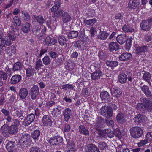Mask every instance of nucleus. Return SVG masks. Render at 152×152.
<instances>
[{
    "label": "nucleus",
    "instance_id": "nucleus-61",
    "mask_svg": "<svg viewBox=\"0 0 152 152\" xmlns=\"http://www.w3.org/2000/svg\"><path fill=\"white\" fill-rule=\"evenodd\" d=\"M4 67L3 69L4 71L6 72L8 75H10L11 74V69H10L8 66L5 64L3 65Z\"/></svg>",
    "mask_w": 152,
    "mask_h": 152
},
{
    "label": "nucleus",
    "instance_id": "nucleus-41",
    "mask_svg": "<svg viewBox=\"0 0 152 152\" xmlns=\"http://www.w3.org/2000/svg\"><path fill=\"white\" fill-rule=\"evenodd\" d=\"M59 44L61 45H66V40L64 36H59L58 38Z\"/></svg>",
    "mask_w": 152,
    "mask_h": 152
},
{
    "label": "nucleus",
    "instance_id": "nucleus-29",
    "mask_svg": "<svg viewBox=\"0 0 152 152\" xmlns=\"http://www.w3.org/2000/svg\"><path fill=\"white\" fill-rule=\"evenodd\" d=\"M28 94V92L27 89L23 88L20 89L19 95L21 98L24 99L27 96Z\"/></svg>",
    "mask_w": 152,
    "mask_h": 152
},
{
    "label": "nucleus",
    "instance_id": "nucleus-14",
    "mask_svg": "<svg viewBox=\"0 0 152 152\" xmlns=\"http://www.w3.org/2000/svg\"><path fill=\"white\" fill-rule=\"evenodd\" d=\"M53 1L54 5L51 8V11L52 12H54L56 15V12L59 10L58 9L60 7V3L59 0H54Z\"/></svg>",
    "mask_w": 152,
    "mask_h": 152
},
{
    "label": "nucleus",
    "instance_id": "nucleus-42",
    "mask_svg": "<svg viewBox=\"0 0 152 152\" xmlns=\"http://www.w3.org/2000/svg\"><path fill=\"white\" fill-rule=\"evenodd\" d=\"M26 71V76L28 77L32 76L35 73V71L34 69L31 67L28 68Z\"/></svg>",
    "mask_w": 152,
    "mask_h": 152
},
{
    "label": "nucleus",
    "instance_id": "nucleus-64",
    "mask_svg": "<svg viewBox=\"0 0 152 152\" xmlns=\"http://www.w3.org/2000/svg\"><path fill=\"white\" fill-rule=\"evenodd\" d=\"M79 37L80 39L82 42L87 41L88 39V37L84 34L80 35Z\"/></svg>",
    "mask_w": 152,
    "mask_h": 152
},
{
    "label": "nucleus",
    "instance_id": "nucleus-25",
    "mask_svg": "<svg viewBox=\"0 0 152 152\" xmlns=\"http://www.w3.org/2000/svg\"><path fill=\"white\" fill-rule=\"evenodd\" d=\"M74 46L78 48L80 50H83L85 49V46L83 42L78 40L76 41L74 44Z\"/></svg>",
    "mask_w": 152,
    "mask_h": 152
},
{
    "label": "nucleus",
    "instance_id": "nucleus-37",
    "mask_svg": "<svg viewBox=\"0 0 152 152\" xmlns=\"http://www.w3.org/2000/svg\"><path fill=\"white\" fill-rule=\"evenodd\" d=\"M134 120L136 123L139 124L143 121L144 120V118L142 115L139 114L136 115Z\"/></svg>",
    "mask_w": 152,
    "mask_h": 152
},
{
    "label": "nucleus",
    "instance_id": "nucleus-39",
    "mask_svg": "<svg viewBox=\"0 0 152 152\" xmlns=\"http://www.w3.org/2000/svg\"><path fill=\"white\" fill-rule=\"evenodd\" d=\"M116 119L118 123H121L124 122L125 121V116L123 113H120L117 115Z\"/></svg>",
    "mask_w": 152,
    "mask_h": 152
},
{
    "label": "nucleus",
    "instance_id": "nucleus-28",
    "mask_svg": "<svg viewBox=\"0 0 152 152\" xmlns=\"http://www.w3.org/2000/svg\"><path fill=\"white\" fill-rule=\"evenodd\" d=\"M79 132L87 136L89 134V132L88 129H86L83 125H80L79 127Z\"/></svg>",
    "mask_w": 152,
    "mask_h": 152
},
{
    "label": "nucleus",
    "instance_id": "nucleus-8",
    "mask_svg": "<svg viewBox=\"0 0 152 152\" xmlns=\"http://www.w3.org/2000/svg\"><path fill=\"white\" fill-rule=\"evenodd\" d=\"M120 46L117 42H111L108 45V50L111 52H115L119 49Z\"/></svg>",
    "mask_w": 152,
    "mask_h": 152
},
{
    "label": "nucleus",
    "instance_id": "nucleus-16",
    "mask_svg": "<svg viewBox=\"0 0 152 152\" xmlns=\"http://www.w3.org/2000/svg\"><path fill=\"white\" fill-rule=\"evenodd\" d=\"M87 152H100L98 148L94 145L90 144L85 148Z\"/></svg>",
    "mask_w": 152,
    "mask_h": 152
},
{
    "label": "nucleus",
    "instance_id": "nucleus-32",
    "mask_svg": "<svg viewBox=\"0 0 152 152\" xmlns=\"http://www.w3.org/2000/svg\"><path fill=\"white\" fill-rule=\"evenodd\" d=\"M127 75L124 73L121 74L118 76V81L121 83H125L127 80Z\"/></svg>",
    "mask_w": 152,
    "mask_h": 152
},
{
    "label": "nucleus",
    "instance_id": "nucleus-11",
    "mask_svg": "<svg viewBox=\"0 0 152 152\" xmlns=\"http://www.w3.org/2000/svg\"><path fill=\"white\" fill-rule=\"evenodd\" d=\"M42 122L45 126H49L52 124V121L51 118L48 115H44L42 119Z\"/></svg>",
    "mask_w": 152,
    "mask_h": 152
},
{
    "label": "nucleus",
    "instance_id": "nucleus-43",
    "mask_svg": "<svg viewBox=\"0 0 152 152\" xmlns=\"http://www.w3.org/2000/svg\"><path fill=\"white\" fill-rule=\"evenodd\" d=\"M102 132L105 134L109 138H111L114 136V133L113 132L111 131L110 129H107L105 130H104Z\"/></svg>",
    "mask_w": 152,
    "mask_h": 152
},
{
    "label": "nucleus",
    "instance_id": "nucleus-54",
    "mask_svg": "<svg viewBox=\"0 0 152 152\" xmlns=\"http://www.w3.org/2000/svg\"><path fill=\"white\" fill-rule=\"evenodd\" d=\"M66 69L69 71H71L74 68V64L73 63H68L65 66Z\"/></svg>",
    "mask_w": 152,
    "mask_h": 152
},
{
    "label": "nucleus",
    "instance_id": "nucleus-47",
    "mask_svg": "<svg viewBox=\"0 0 152 152\" xmlns=\"http://www.w3.org/2000/svg\"><path fill=\"white\" fill-rule=\"evenodd\" d=\"M42 61L43 63L45 65H47L50 63L51 60L48 56H46L43 58Z\"/></svg>",
    "mask_w": 152,
    "mask_h": 152
},
{
    "label": "nucleus",
    "instance_id": "nucleus-18",
    "mask_svg": "<svg viewBox=\"0 0 152 152\" xmlns=\"http://www.w3.org/2000/svg\"><path fill=\"white\" fill-rule=\"evenodd\" d=\"M63 109V107L59 105H58L57 108H53L52 112V114L53 117H56L58 115H60L62 110Z\"/></svg>",
    "mask_w": 152,
    "mask_h": 152
},
{
    "label": "nucleus",
    "instance_id": "nucleus-26",
    "mask_svg": "<svg viewBox=\"0 0 152 152\" xmlns=\"http://www.w3.org/2000/svg\"><path fill=\"white\" fill-rule=\"evenodd\" d=\"M30 24L27 22H26L22 24L21 29L23 32L25 33H28L30 30Z\"/></svg>",
    "mask_w": 152,
    "mask_h": 152
},
{
    "label": "nucleus",
    "instance_id": "nucleus-24",
    "mask_svg": "<svg viewBox=\"0 0 152 152\" xmlns=\"http://www.w3.org/2000/svg\"><path fill=\"white\" fill-rule=\"evenodd\" d=\"M141 88L142 92L147 97H149L151 96V94L148 86L144 85L142 86L141 87Z\"/></svg>",
    "mask_w": 152,
    "mask_h": 152
},
{
    "label": "nucleus",
    "instance_id": "nucleus-35",
    "mask_svg": "<svg viewBox=\"0 0 152 152\" xmlns=\"http://www.w3.org/2000/svg\"><path fill=\"white\" fill-rule=\"evenodd\" d=\"M96 19L95 18L89 20L85 19L83 20V23L86 25L92 26L96 23Z\"/></svg>",
    "mask_w": 152,
    "mask_h": 152
},
{
    "label": "nucleus",
    "instance_id": "nucleus-55",
    "mask_svg": "<svg viewBox=\"0 0 152 152\" xmlns=\"http://www.w3.org/2000/svg\"><path fill=\"white\" fill-rule=\"evenodd\" d=\"M104 122V119L100 117H98L96 118V124H97V126H99L102 125Z\"/></svg>",
    "mask_w": 152,
    "mask_h": 152
},
{
    "label": "nucleus",
    "instance_id": "nucleus-19",
    "mask_svg": "<svg viewBox=\"0 0 152 152\" xmlns=\"http://www.w3.org/2000/svg\"><path fill=\"white\" fill-rule=\"evenodd\" d=\"M109 35V33L106 31H100L98 34L97 37L98 39L100 40H105Z\"/></svg>",
    "mask_w": 152,
    "mask_h": 152
},
{
    "label": "nucleus",
    "instance_id": "nucleus-3",
    "mask_svg": "<svg viewBox=\"0 0 152 152\" xmlns=\"http://www.w3.org/2000/svg\"><path fill=\"white\" fill-rule=\"evenodd\" d=\"M100 114L104 117L110 118L113 115V110L109 106H103L100 109Z\"/></svg>",
    "mask_w": 152,
    "mask_h": 152
},
{
    "label": "nucleus",
    "instance_id": "nucleus-48",
    "mask_svg": "<svg viewBox=\"0 0 152 152\" xmlns=\"http://www.w3.org/2000/svg\"><path fill=\"white\" fill-rule=\"evenodd\" d=\"M109 118H106L105 120V122L108 126L113 128L114 125V121L110 119Z\"/></svg>",
    "mask_w": 152,
    "mask_h": 152
},
{
    "label": "nucleus",
    "instance_id": "nucleus-10",
    "mask_svg": "<svg viewBox=\"0 0 152 152\" xmlns=\"http://www.w3.org/2000/svg\"><path fill=\"white\" fill-rule=\"evenodd\" d=\"M72 111L69 108L65 109L63 112L64 119L66 122H68L72 115Z\"/></svg>",
    "mask_w": 152,
    "mask_h": 152
},
{
    "label": "nucleus",
    "instance_id": "nucleus-4",
    "mask_svg": "<svg viewBox=\"0 0 152 152\" xmlns=\"http://www.w3.org/2000/svg\"><path fill=\"white\" fill-rule=\"evenodd\" d=\"M130 131L131 136L135 139L141 137L143 133L142 129L139 127H132L130 129Z\"/></svg>",
    "mask_w": 152,
    "mask_h": 152
},
{
    "label": "nucleus",
    "instance_id": "nucleus-52",
    "mask_svg": "<svg viewBox=\"0 0 152 152\" xmlns=\"http://www.w3.org/2000/svg\"><path fill=\"white\" fill-rule=\"evenodd\" d=\"M62 89H64L65 90L68 89H71L72 90L74 89V87L72 85H69V84H66L63 85L62 86Z\"/></svg>",
    "mask_w": 152,
    "mask_h": 152
},
{
    "label": "nucleus",
    "instance_id": "nucleus-7",
    "mask_svg": "<svg viewBox=\"0 0 152 152\" xmlns=\"http://www.w3.org/2000/svg\"><path fill=\"white\" fill-rule=\"evenodd\" d=\"M63 141V139L62 137L57 136L51 137L49 140L48 142L51 145H56L62 143Z\"/></svg>",
    "mask_w": 152,
    "mask_h": 152
},
{
    "label": "nucleus",
    "instance_id": "nucleus-45",
    "mask_svg": "<svg viewBox=\"0 0 152 152\" xmlns=\"http://www.w3.org/2000/svg\"><path fill=\"white\" fill-rule=\"evenodd\" d=\"M30 152H46L41 148L37 146H34L31 148L30 149Z\"/></svg>",
    "mask_w": 152,
    "mask_h": 152
},
{
    "label": "nucleus",
    "instance_id": "nucleus-13",
    "mask_svg": "<svg viewBox=\"0 0 152 152\" xmlns=\"http://www.w3.org/2000/svg\"><path fill=\"white\" fill-rule=\"evenodd\" d=\"M102 72L100 70H97L91 74V78L94 80H97L100 79L102 75Z\"/></svg>",
    "mask_w": 152,
    "mask_h": 152
},
{
    "label": "nucleus",
    "instance_id": "nucleus-38",
    "mask_svg": "<svg viewBox=\"0 0 152 152\" xmlns=\"http://www.w3.org/2000/svg\"><path fill=\"white\" fill-rule=\"evenodd\" d=\"M123 31L124 32H132L134 31V29L130 27L129 25H124L122 28Z\"/></svg>",
    "mask_w": 152,
    "mask_h": 152
},
{
    "label": "nucleus",
    "instance_id": "nucleus-40",
    "mask_svg": "<svg viewBox=\"0 0 152 152\" xmlns=\"http://www.w3.org/2000/svg\"><path fill=\"white\" fill-rule=\"evenodd\" d=\"M40 134V131L38 130H34L31 133L32 138L35 140H38Z\"/></svg>",
    "mask_w": 152,
    "mask_h": 152
},
{
    "label": "nucleus",
    "instance_id": "nucleus-21",
    "mask_svg": "<svg viewBox=\"0 0 152 152\" xmlns=\"http://www.w3.org/2000/svg\"><path fill=\"white\" fill-rule=\"evenodd\" d=\"M35 115L33 113L28 115L24 121L26 125L28 126L32 123L35 119Z\"/></svg>",
    "mask_w": 152,
    "mask_h": 152
},
{
    "label": "nucleus",
    "instance_id": "nucleus-5",
    "mask_svg": "<svg viewBox=\"0 0 152 152\" xmlns=\"http://www.w3.org/2000/svg\"><path fill=\"white\" fill-rule=\"evenodd\" d=\"M31 141L30 136L27 134L22 135L19 140V142L21 145L26 147L30 146Z\"/></svg>",
    "mask_w": 152,
    "mask_h": 152
},
{
    "label": "nucleus",
    "instance_id": "nucleus-63",
    "mask_svg": "<svg viewBox=\"0 0 152 152\" xmlns=\"http://www.w3.org/2000/svg\"><path fill=\"white\" fill-rule=\"evenodd\" d=\"M17 115L21 119H22L24 116V113L23 110H20L17 113Z\"/></svg>",
    "mask_w": 152,
    "mask_h": 152
},
{
    "label": "nucleus",
    "instance_id": "nucleus-53",
    "mask_svg": "<svg viewBox=\"0 0 152 152\" xmlns=\"http://www.w3.org/2000/svg\"><path fill=\"white\" fill-rule=\"evenodd\" d=\"M21 63L19 62L15 63L13 66V69L14 71H18L21 68Z\"/></svg>",
    "mask_w": 152,
    "mask_h": 152
},
{
    "label": "nucleus",
    "instance_id": "nucleus-17",
    "mask_svg": "<svg viewBox=\"0 0 152 152\" xmlns=\"http://www.w3.org/2000/svg\"><path fill=\"white\" fill-rule=\"evenodd\" d=\"M57 42V40L55 39L52 38L48 36L46 38L44 45L48 46L55 44Z\"/></svg>",
    "mask_w": 152,
    "mask_h": 152
},
{
    "label": "nucleus",
    "instance_id": "nucleus-60",
    "mask_svg": "<svg viewBox=\"0 0 152 152\" xmlns=\"http://www.w3.org/2000/svg\"><path fill=\"white\" fill-rule=\"evenodd\" d=\"M98 147L100 150H102L106 148L107 145L105 142H101L99 144Z\"/></svg>",
    "mask_w": 152,
    "mask_h": 152
},
{
    "label": "nucleus",
    "instance_id": "nucleus-12",
    "mask_svg": "<svg viewBox=\"0 0 152 152\" xmlns=\"http://www.w3.org/2000/svg\"><path fill=\"white\" fill-rule=\"evenodd\" d=\"M0 131L2 135L5 137H7L10 134L8 126L6 124L3 125L0 128Z\"/></svg>",
    "mask_w": 152,
    "mask_h": 152
},
{
    "label": "nucleus",
    "instance_id": "nucleus-23",
    "mask_svg": "<svg viewBox=\"0 0 152 152\" xmlns=\"http://www.w3.org/2000/svg\"><path fill=\"white\" fill-rule=\"evenodd\" d=\"M141 29L143 30L148 31L151 28V25L149 24L145 20H143L140 23Z\"/></svg>",
    "mask_w": 152,
    "mask_h": 152
},
{
    "label": "nucleus",
    "instance_id": "nucleus-33",
    "mask_svg": "<svg viewBox=\"0 0 152 152\" xmlns=\"http://www.w3.org/2000/svg\"><path fill=\"white\" fill-rule=\"evenodd\" d=\"M33 18L35 20H37V22L39 23L40 24H42L44 23L45 21V20L43 17L41 15L36 16L34 15L33 16Z\"/></svg>",
    "mask_w": 152,
    "mask_h": 152
},
{
    "label": "nucleus",
    "instance_id": "nucleus-6",
    "mask_svg": "<svg viewBox=\"0 0 152 152\" xmlns=\"http://www.w3.org/2000/svg\"><path fill=\"white\" fill-rule=\"evenodd\" d=\"M56 16L58 17H62V20L64 23H66L70 20V15L66 12L62 10H60L56 12Z\"/></svg>",
    "mask_w": 152,
    "mask_h": 152
},
{
    "label": "nucleus",
    "instance_id": "nucleus-15",
    "mask_svg": "<svg viewBox=\"0 0 152 152\" xmlns=\"http://www.w3.org/2000/svg\"><path fill=\"white\" fill-rule=\"evenodd\" d=\"M140 3V0H130L128 4V6L130 9H135Z\"/></svg>",
    "mask_w": 152,
    "mask_h": 152
},
{
    "label": "nucleus",
    "instance_id": "nucleus-62",
    "mask_svg": "<svg viewBox=\"0 0 152 152\" xmlns=\"http://www.w3.org/2000/svg\"><path fill=\"white\" fill-rule=\"evenodd\" d=\"M149 142L147 140V139L146 138L144 140H142L138 142V145L139 147H141L145 145Z\"/></svg>",
    "mask_w": 152,
    "mask_h": 152
},
{
    "label": "nucleus",
    "instance_id": "nucleus-20",
    "mask_svg": "<svg viewBox=\"0 0 152 152\" xmlns=\"http://www.w3.org/2000/svg\"><path fill=\"white\" fill-rule=\"evenodd\" d=\"M131 57L132 55L131 54L127 53H125L120 55L119 56V58L120 60L122 61H127L131 58Z\"/></svg>",
    "mask_w": 152,
    "mask_h": 152
},
{
    "label": "nucleus",
    "instance_id": "nucleus-50",
    "mask_svg": "<svg viewBox=\"0 0 152 152\" xmlns=\"http://www.w3.org/2000/svg\"><path fill=\"white\" fill-rule=\"evenodd\" d=\"M14 146V142L13 141H10L8 142L6 144V147L7 149L9 151H11L13 148Z\"/></svg>",
    "mask_w": 152,
    "mask_h": 152
},
{
    "label": "nucleus",
    "instance_id": "nucleus-22",
    "mask_svg": "<svg viewBox=\"0 0 152 152\" xmlns=\"http://www.w3.org/2000/svg\"><path fill=\"white\" fill-rule=\"evenodd\" d=\"M21 76L19 75H15L13 76L10 80V83L12 84L18 83L21 80Z\"/></svg>",
    "mask_w": 152,
    "mask_h": 152
},
{
    "label": "nucleus",
    "instance_id": "nucleus-2",
    "mask_svg": "<svg viewBox=\"0 0 152 152\" xmlns=\"http://www.w3.org/2000/svg\"><path fill=\"white\" fill-rule=\"evenodd\" d=\"M127 35L125 34L118 35L116 38L117 42L120 45L123 44L126 41L125 46V48L126 50H130L131 46V43L133 39L132 37H131L129 38L127 40Z\"/></svg>",
    "mask_w": 152,
    "mask_h": 152
},
{
    "label": "nucleus",
    "instance_id": "nucleus-58",
    "mask_svg": "<svg viewBox=\"0 0 152 152\" xmlns=\"http://www.w3.org/2000/svg\"><path fill=\"white\" fill-rule=\"evenodd\" d=\"M7 36L11 40L14 41L15 39L16 36L12 32L10 31L8 34Z\"/></svg>",
    "mask_w": 152,
    "mask_h": 152
},
{
    "label": "nucleus",
    "instance_id": "nucleus-57",
    "mask_svg": "<svg viewBox=\"0 0 152 152\" xmlns=\"http://www.w3.org/2000/svg\"><path fill=\"white\" fill-rule=\"evenodd\" d=\"M66 141L68 144V146L69 148H75V143L74 141L70 140L68 141L67 140Z\"/></svg>",
    "mask_w": 152,
    "mask_h": 152
},
{
    "label": "nucleus",
    "instance_id": "nucleus-49",
    "mask_svg": "<svg viewBox=\"0 0 152 152\" xmlns=\"http://www.w3.org/2000/svg\"><path fill=\"white\" fill-rule=\"evenodd\" d=\"M16 52V50L14 47H11V49L8 47L6 50V52L9 54V55H12V54H15Z\"/></svg>",
    "mask_w": 152,
    "mask_h": 152
},
{
    "label": "nucleus",
    "instance_id": "nucleus-34",
    "mask_svg": "<svg viewBox=\"0 0 152 152\" xmlns=\"http://www.w3.org/2000/svg\"><path fill=\"white\" fill-rule=\"evenodd\" d=\"M151 76L150 73L148 72H145L142 76L143 79L147 82L150 85L151 84L150 79Z\"/></svg>",
    "mask_w": 152,
    "mask_h": 152
},
{
    "label": "nucleus",
    "instance_id": "nucleus-44",
    "mask_svg": "<svg viewBox=\"0 0 152 152\" xmlns=\"http://www.w3.org/2000/svg\"><path fill=\"white\" fill-rule=\"evenodd\" d=\"M21 13L23 15V18L25 20L28 21L30 20V16L27 12H24V11H21Z\"/></svg>",
    "mask_w": 152,
    "mask_h": 152
},
{
    "label": "nucleus",
    "instance_id": "nucleus-9",
    "mask_svg": "<svg viewBox=\"0 0 152 152\" xmlns=\"http://www.w3.org/2000/svg\"><path fill=\"white\" fill-rule=\"evenodd\" d=\"M31 96L33 99H36L39 93V89L38 86H33L31 89Z\"/></svg>",
    "mask_w": 152,
    "mask_h": 152
},
{
    "label": "nucleus",
    "instance_id": "nucleus-46",
    "mask_svg": "<svg viewBox=\"0 0 152 152\" xmlns=\"http://www.w3.org/2000/svg\"><path fill=\"white\" fill-rule=\"evenodd\" d=\"M78 34V33L76 31H72L69 33L68 34V36L70 39L73 37H77Z\"/></svg>",
    "mask_w": 152,
    "mask_h": 152
},
{
    "label": "nucleus",
    "instance_id": "nucleus-51",
    "mask_svg": "<svg viewBox=\"0 0 152 152\" xmlns=\"http://www.w3.org/2000/svg\"><path fill=\"white\" fill-rule=\"evenodd\" d=\"M42 66H43V65L41 59L38 60L36 62L35 69L36 70H39L41 67Z\"/></svg>",
    "mask_w": 152,
    "mask_h": 152
},
{
    "label": "nucleus",
    "instance_id": "nucleus-56",
    "mask_svg": "<svg viewBox=\"0 0 152 152\" xmlns=\"http://www.w3.org/2000/svg\"><path fill=\"white\" fill-rule=\"evenodd\" d=\"M15 23L18 26H20L21 24V21L18 16H15L13 18Z\"/></svg>",
    "mask_w": 152,
    "mask_h": 152
},
{
    "label": "nucleus",
    "instance_id": "nucleus-31",
    "mask_svg": "<svg viewBox=\"0 0 152 152\" xmlns=\"http://www.w3.org/2000/svg\"><path fill=\"white\" fill-rule=\"evenodd\" d=\"M148 49V47L145 45H142L137 48L136 51L137 53L139 54L142 52H145L147 51Z\"/></svg>",
    "mask_w": 152,
    "mask_h": 152
},
{
    "label": "nucleus",
    "instance_id": "nucleus-30",
    "mask_svg": "<svg viewBox=\"0 0 152 152\" xmlns=\"http://www.w3.org/2000/svg\"><path fill=\"white\" fill-rule=\"evenodd\" d=\"M9 132L10 134L14 135L18 131V128L15 126L11 125L8 127Z\"/></svg>",
    "mask_w": 152,
    "mask_h": 152
},
{
    "label": "nucleus",
    "instance_id": "nucleus-59",
    "mask_svg": "<svg viewBox=\"0 0 152 152\" xmlns=\"http://www.w3.org/2000/svg\"><path fill=\"white\" fill-rule=\"evenodd\" d=\"M113 93L115 96H116L118 95H120L122 94L121 91L120 90L119 88H113Z\"/></svg>",
    "mask_w": 152,
    "mask_h": 152
},
{
    "label": "nucleus",
    "instance_id": "nucleus-36",
    "mask_svg": "<svg viewBox=\"0 0 152 152\" xmlns=\"http://www.w3.org/2000/svg\"><path fill=\"white\" fill-rule=\"evenodd\" d=\"M106 64L107 66L110 67L113 69L116 67L118 65V63L116 61H107L106 62Z\"/></svg>",
    "mask_w": 152,
    "mask_h": 152
},
{
    "label": "nucleus",
    "instance_id": "nucleus-1",
    "mask_svg": "<svg viewBox=\"0 0 152 152\" xmlns=\"http://www.w3.org/2000/svg\"><path fill=\"white\" fill-rule=\"evenodd\" d=\"M141 103H138L137 105V110L142 113L152 112V103L149 99L145 97L141 99Z\"/></svg>",
    "mask_w": 152,
    "mask_h": 152
},
{
    "label": "nucleus",
    "instance_id": "nucleus-27",
    "mask_svg": "<svg viewBox=\"0 0 152 152\" xmlns=\"http://www.w3.org/2000/svg\"><path fill=\"white\" fill-rule=\"evenodd\" d=\"M100 96L102 100H108L110 97L108 93L105 91H102L100 93Z\"/></svg>",
    "mask_w": 152,
    "mask_h": 152
}]
</instances>
